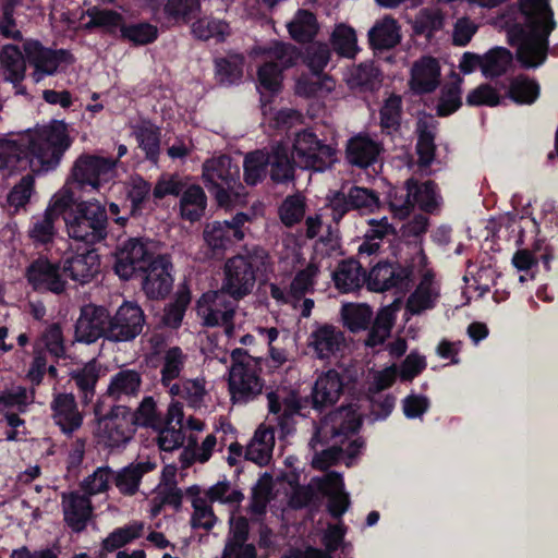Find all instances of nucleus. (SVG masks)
<instances>
[{
  "label": "nucleus",
  "instance_id": "obj_1",
  "mask_svg": "<svg viewBox=\"0 0 558 558\" xmlns=\"http://www.w3.org/2000/svg\"><path fill=\"white\" fill-rule=\"evenodd\" d=\"M71 144L66 124L62 120H53L36 136L0 140V170L5 169L11 173L26 169L34 173L52 171L60 165Z\"/></svg>",
  "mask_w": 558,
  "mask_h": 558
},
{
  "label": "nucleus",
  "instance_id": "obj_2",
  "mask_svg": "<svg viewBox=\"0 0 558 558\" xmlns=\"http://www.w3.org/2000/svg\"><path fill=\"white\" fill-rule=\"evenodd\" d=\"M523 24H513L507 33L508 43L517 47V60L523 69H536L547 59L549 35L556 28L548 0H519Z\"/></svg>",
  "mask_w": 558,
  "mask_h": 558
},
{
  "label": "nucleus",
  "instance_id": "obj_3",
  "mask_svg": "<svg viewBox=\"0 0 558 558\" xmlns=\"http://www.w3.org/2000/svg\"><path fill=\"white\" fill-rule=\"evenodd\" d=\"M361 426L362 420L351 405L341 407L325 416L310 442L315 450L312 459L313 469L326 471L337 465L344 454L342 445L350 436L356 434Z\"/></svg>",
  "mask_w": 558,
  "mask_h": 558
},
{
  "label": "nucleus",
  "instance_id": "obj_4",
  "mask_svg": "<svg viewBox=\"0 0 558 558\" xmlns=\"http://www.w3.org/2000/svg\"><path fill=\"white\" fill-rule=\"evenodd\" d=\"M269 264V253L259 245L245 246L242 252L228 258L223 266L221 292L235 301L248 295L264 276Z\"/></svg>",
  "mask_w": 558,
  "mask_h": 558
},
{
  "label": "nucleus",
  "instance_id": "obj_5",
  "mask_svg": "<svg viewBox=\"0 0 558 558\" xmlns=\"http://www.w3.org/2000/svg\"><path fill=\"white\" fill-rule=\"evenodd\" d=\"M69 236L88 245L100 243L107 238L108 214L99 202H77L62 213Z\"/></svg>",
  "mask_w": 558,
  "mask_h": 558
},
{
  "label": "nucleus",
  "instance_id": "obj_6",
  "mask_svg": "<svg viewBox=\"0 0 558 558\" xmlns=\"http://www.w3.org/2000/svg\"><path fill=\"white\" fill-rule=\"evenodd\" d=\"M203 180L220 207H230L246 195L240 180V168L228 156L206 160L203 165Z\"/></svg>",
  "mask_w": 558,
  "mask_h": 558
},
{
  "label": "nucleus",
  "instance_id": "obj_7",
  "mask_svg": "<svg viewBox=\"0 0 558 558\" xmlns=\"http://www.w3.org/2000/svg\"><path fill=\"white\" fill-rule=\"evenodd\" d=\"M268 60L259 65L257 81L263 90L271 96L282 88L283 72L294 66L302 58L300 49L289 43L274 41L263 49Z\"/></svg>",
  "mask_w": 558,
  "mask_h": 558
},
{
  "label": "nucleus",
  "instance_id": "obj_8",
  "mask_svg": "<svg viewBox=\"0 0 558 558\" xmlns=\"http://www.w3.org/2000/svg\"><path fill=\"white\" fill-rule=\"evenodd\" d=\"M116 275L124 280L137 277V272L156 257L153 242L145 236H130L120 241L114 250Z\"/></svg>",
  "mask_w": 558,
  "mask_h": 558
},
{
  "label": "nucleus",
  "instance_id": "obj_9",
  "mask_svg": "<svg viewBox=\"0 0 558 558\" xmlns=\"http://www.w3.org/2000/svg\"><path fill=\"white\" fill-rule=\"evenodd\" d=\"M335 153L333 147L319 140L310 130H302L294 136L292 154L300 168L325 171L335 162Z\"/></svg>",
  "mask_w": 558,
  "mask_h": 558
},
{
  "label": "nucleus",
  "instance_id": "obj_10",
  "mask_svg": "<svg viewBox=\"0 0 558 558\" xmlns=\"http://www.w3.org/2000/svg\"><path fill=\"white\" fill-rule=\"evenodd\" d=\"M146 325L143 308L132 301H123L113 314L109 312L108 341L120 343L135 340Z\"/></svg>",
  "mask_w": 558,
  "mask_h": 558
},
{
  "label": "nucleus",
  "instance_id": "obj_11",
  "mask_svg": "<svg viewBox=\"0 0 558 558\" xmlns=\"http://www.w3.org/2000/svg\"><path fill=\"white\" fill-rule=\"evenodd\" d=\"M117 161L111 157H102L93 154H82L71 170V177L81 189L89 186L98 191L108 183L114 174Z\"/></svg>",
  "mask_w": 558,
  "mask_h": 558
},
{
  "label": "nucleus",
  "instance_id": "obj_12",
  "mask_svg": "<svg viewBox=\"0 0 558 558\" xmlns=\"http://www.w3.org/2000/svg\"><path fill=\"white\" fill-rule=\"evenodd\" d=\"M414 266L398 262L380 260L366 276L367 289L373 292L407 291L412 283Z\"/></svg>",
  "mask_w": 558,
  "mask_h": 558
},
{
  "label": "nucleus",
  "instance_id": "obj_13",
  "mask_svg": "<svg viewBox=\"0 0 558 558\" xmlns=\"http://www.w3.org/2000/svg\"><path fill=\"white\" fill-rule=\"evenodd\" d=\"M132 420L129 407L113 405L106 415L99 418L98 436L100 441L111 449L125 446L136 433Z\"/></svg>",
  "mask_w": 558,
  "mask_h": 558
},
{
  "label": "nucleus",
  "instance_id": "obj_14",
  "mask_svg": "<svg viewBox=\"0 0 558 558\" xmlns=\"http://www.w3.org/2000/svg\"><path fill=\"white\" fill-rule=\"evenodd\" d=\"M248 221V216L238 213L230 221H214L207 223L203 236L210 251V257L219 258L226 251L244 238L242 227Z\"/></svg>",
  "mask_w": 558,
  "mask_h": 558
},
{
  "label": "nucleus",
  "instance_id": "obj_15",
  "mask_svg": "<svg viewBox=\"0 0 558 558\" xmlns=\"http://www.w3.org/2000/svg\"><path fill=\"white\" fill-rule=\"evenodd\" d=\"M173 264L168 254H157L143 270L137 272L142 277V290L149 300H163L173 287Z\"/></svg>",
  "mask_w": 558,
  "mask_h": 558
},
{
  "label": "nucleus",
  "instance_id": "obj_16",
  "mask_svg": "<svg viewBox=\"0 0 558 558\" xmlns=\"http://www.w3.org/2000/svg\"><path fill=\"white\" fill-rule=\"evenodd\" d=\"M73 204L74 193L71 190H64L53 196L43 217H33L28 229V238L35 246L48 245L53 242L57 234L56 219Z\"/></svg>",
  "mask_w": 558,
  "mask_h": 558
},
{
  "label": "nucleus",
  "instance_id": "obj_17",
  "mask_svg": "<svg viewBox=\"0 0 558 558\" xmlns=\"http://www.w3.org/2000/svg\"><path fill=\"white\" fill-rule=\"evenodd\" d=\"M264 379L255 363L231 365L228 374V390L233 403H247L262 393Z\"/></svg>",
  "mask_w": 558,
  "mask_h": 558
},
{
  "label": "nucleus",
  "instance_id": "obj_18",
  "mask_svg": "<svg viewBox=\"0 0 558 558\" xmlns=\"http://www.w3.org/2000/svg\"><path fill=\"white\" fill-rule=\"evenodd\" d=\"M108 325L109 310L106 306L94 303L83 305L74 324L72 343L93 344L101 338L108 341Z\"/></svg>",
  "mask_w": 558,
  "mask_h": 558
},
{
  "label": "nucleus",
  "instance_id": "obj_19",
  "mask_svg": "<svg viewBox=\"0 0 558 558\" xmlns=\"http://www.w3.org/2000/svg\"><path fill=\"white\" fill-rule=\"evenodd\" d=\"M63 277L61 263H52L43 256L34 259L25 270V278L36 292L62 293L66 286Z\"/></svg>",
  "mask_w": 558,
  "mask_h": 558
},
{
  "label": "nucleus",
  "instance_id": "obj_20",
  "mask_svg": "<svg viewBox=\"0 0 558 558\" xmlns=\"http://www.w3.org/2000/svg\"><path fill=\"white\" fill-rule=\"evenodd\" d=\"M345 381L344 374L335 368L322 372L308 396L312 409L319 413L332 408L344 392Z\"/></svg>",
  "mask_w": 558,
  "mask_h": 558
},
{
  "label": "nucleus",
  "instance_id": "obj_21",
  "mask_svg": "<svg viewBox=\"0 0 558 558\" xmlns=\"http://www.w3.org/2000/svg\"><path fill=\"white\" fill-rule=\"evenodd\" d=\"M23 51L31 66L41 68L53 74L58 73L61 65L69 66L75 62V57L70 50L46 47L38 39H26Z\"/></svg>",
  "mask_w": 558,
  "mask_h": 558
},
{
  "label": "nucleus",
  "instance_id": "obj_22",
  "mask_svg": "<svg viewBox=\"0 0 558 558\" xmlns=\"http://www.w3.org/2000/svg\"><path fill=\"white\" fill-rule=\"evenodd\" d=\"M269 156L268 173L274 185H289L295 182V169L299 166L296 158L290 154L283 142H277L267 151Z\"/></svg>",
  "mask_w": 558,
  "mask_h": 558
},
{
  "label": "nucleus",
  "instance_id": "obj_23",
  "mask_svg": "<svg viewBox=\"0 0 558 558\" xmlns=\"http://www.w3.org/2000/svg\"><path fill=\"white\" fill-rule=\"evenodd\" d=\"M250 524L245 517H232L221 558H257L256 547L247 543Z\"/></svg>",
  "mask_w": 558,
  "mask_h": 558
},
{
  "label": "nucleus",
  "instance_id": "obj_24",
  "mask_svg": "<svg viewBox=\"0 0 558 558\" xmlns=\"http://www.w3.org/2000/svg\"><path fill=\"white\" fill-rule=\"evenodd\" d=\"M440 64L432 57L417 60L411 69L410 87L417 95L433 93L440 84Z\"/></svg>",
  "mask_w": 558,
  "mask_h": 558
},
{
  "label": "nucleus",
  "instance_id": "obj_25",
  "mask_svg": "<svg viewBox=\"0 0 558 558\" xmlns=\"http://www.w3.org/2000/svg\"><path fill=\"white\" fill-rule=\"evenodd\" d=\"M63 276L80 283L89 282L98 274L100 260L94 250L66 256L61 262Z\"/></svg>",
  "mask_w": 558,
  "mask_h": 558
},
{
  "label": "nucleus",
  "instance_id": "obj_26",
  "mask_svg": "<svg viewBox=\"0 0 558 558\" xmlns=\"http://www.w3.org/2000/svg\"><path fill=\"white\" fill-rule=\"evenodd\" d=\"M54 423L63 434L70 435L78 429L83 416L78 412L75 397L72 393H57L50 403Z\"/></svg>",
  "mask_w": 558,
  "mask_h": 558
},
{
  "label": "nucleus",
  "instance_id": "obj_27",
  "mask_svg": "<svg viewBox=\"0 0 558 558\" xmlns=\"http://www.w3.org/2000/svg\"><path fill=\"white\" fill-rule=\"evenodd\" d=\"M381 151L380 143L374 141L367 134H357L348 141L345 157L352 166L366 169L377 161Z\"/></svg>",
  "mask_w": 558,
  "mask_h": 558
},
{
  "label": "nucleus",
  "instance_id": "obj_28",
  "mask_svg": "<svg viewBox=\"0 0 558 558\" xmlns=\"http://www.w3.org/2000/svg\"><path fill=\"white\" fill-rule=\"evenodd\" d=\"M63 515L66 525L74 532H83L93 515V505L90 498L72 492L68 497H63Z\"/></svg>",
  "mask_w": 558,
  "mask_h": 558
},
{
  "label": "nucleus",
  "instance_id": "obj_29",
  "mask_svg": "<svg viewBox=\"0 0 558 558\" xmlns=\"http://www.w3.org/2000/svg\"><path fill=\"white\" fill-rule=\"evenodd\" d=\"M86 14L89 19L84 25L86 31L100 29L102 34L120 41L121 29L126 20L125 15L113 9L98 7L87 9Z\"/></svg>",
  "mask_w": 558,
  "mask_h": 558
},
{
  "label": "nucleus",
  "instance_id": "obj_30",
  "mask_svg": "<svg viewBox=\"0 0 558 558\" xmlns=\"http://www.w3.org/2000/svg\"><path fill=\"white\" fill-rule=\"evenodd\" d=\"M436 131L437 121L433 119H420L416 122L415 153L417 155V165L422 170L429 168L435 160L437 149L435 144Z\"/></svg>",
  "mask_w": 558,
  "mask_h": 558
},
{
  "label": "nucleus",
  "instance_id": "obj_31",
  "mask_svg": "<svg viewBox=\"0 0 558 558\" xmlns=\"http://www.w3.org/2000/svg\"><path fill=\"white\" fill-rule=\"evenodd\" d=\"M221 296L218 292L203 294L199 301L198 313L203 316V325L206 327L229 326L234 317V308L229 304L220 308Z\"/></svg>",
  "mask_w": 558,
  "mask_h": 558
},
{
  "label": "nucleus",
  "instance_id": "obj_32",
  "mask_svg": "<svg viewBox=\"0 0 558 558\" xmlns=\"http://www.w3.org/2000/svg\"><path fill=\"white\" fill-rule=\"evenodd\" d=\"M400 41V26L391 16H385L377 21L368 31L369 47L375 51L390 50Z\"/></svg>",
  "mask_w": 558,
  "mask_h": 558
},
{
  "label": "nucleus",
  "instance_id": "obj_33",
  "mask_svg": "<svg viewBox=\"0 0 558 558\" xmlns=\"http://www.w3.org/2000/svg\"><path fill=\"white\" fill-rule=\"evenodd\" d=\"M151 461L131 463L113 474V483L124 496H134L138 492L143 476L156 469Z\"/></svg>",
  "mask_w": 558,
  "mask_h": 558
},
{
  "label": "nucleus",
  "instance_id": "obj_34",
  "mask_svg": "<svg viewBox=\"0 0 558 558\" xmlns=\"http://www.w3.org/2000/svg\"><path fill=\"white\" fill-rule=\"evenodd\" d=\"M343 342V332L329 324L319 326L310 336V345L322 360L336 354Z\"/></svg>",
  "mask_w": 558,
  "mask_h": 558
},
{
  "label": "nucleus",
  "instance_id": "obj_35",
  "mask_svg": "<svg viewBox=\"0 0 558 558\" xmlns=\"http://www.w3.org/2000/svg\"><path fill=\"white\" fill-rule=\"evenodd\" d=\"M541 96V85L525 74H518L509 80L506 97L518 106H531Z\"/></svg>",
  "mask_w": 558,
  "mask_h": 558
},
{
  "label": "nucleus",
  "instance_id": "obj_36",
  "mask_svg": "<svg viewBox=\"0 0 558 558\" xmlns=\"http://www.w3.org/2000/svg\"><path fill=\"white\" fill-rule=\"evenodd\" d=\"M207 196L198 184H190L179 201L180 217L191 223L197 222L205 215Z\"/></svg>",
  "mask_w": 558,
  "mask_h": 558
},
{
  "label": "nucleus",
  "instance_id": "obj_37",
  "mask_svg": "<svg viewBox=\"0 0 558 558\" xmlns=\"http://www.w3.org/2000/svg\"><path fill=\"white\" fill-rule=\"evenodd\" d=\"M100 373L101 364L96 359L88 361L82 367L70 373V377L75 383L84 402L87 403L94 398Z\"/></svg>",
  "mask_w": 558,
  "mask_h": 558
},
{
  "label": "nucleus",
  "instance_id": "obj_38",
  "mask_svg": "<svg viewBox=\"0 0 558 558\" xmlns=\"http://www.w3.org/2000/svg\"><path fill=\"white\" fill-rule=\"evenodd\" d=\"M332 279L340 292L349 293L359 290L363 281L366 282V275L359 262L350 259L339 265Z\"/></svg>",
  "mask_w": 558,
  "mask_h": 558
},
{
  "label": "nucleus",
  "instance_id": "obj_39",
  "mask_svg": "<svg viewBox=\"0 0 558 558\" xmlns=\"http://www.w3.org/2000/svg\"><path fill=\"white\" fill-rule=\"evenodd\" d=\"M142 386V375L136 369L122 368L111 376L107 395L118 400L122 396L135 397Z\"/></svg>",
  "mask_w": 558,
  "mask_h": 558
},
{
  "label": "nucleus",
  "instance_id": "obj_40",
  "mask_svg": "<svg viewBox=\"0 0 558 558\" xmlns=\"http://www.w3.org/2000/svg\"><path fill=\"white\" fill-rule=\"evenodd\" d=\"M159 31L156 25L146 21L133 22L126 17L120 34V41L133 47L147 46L155 43Z\"/></svg>",
  "mask_w": 558,
  "mask_h": 558
},
{
  "label": "nucleus",
  "instance_id": "obj_41",
  "mask_svg": "<svg viewBox=\"0 0 558 558\" xmlns=\"http://www.w3.org/2000/svg\"><path fill=\"white\" fill-rule=\"evenodd\" d=\"M134 135L138 147L145 153V158L153 163H157L160 155V129L146 121L135 126Z\"/></svg>",
  "mask_w": 558,
  "mask_h": 558
},
{
  "label": "nucleus",
  "instance_id": "obj_42",
  "mask_svg": "<svg viewBox=\"0 0 558 558\" xmlns=\"http://www.w3.org/2000/svg\"><path fill=\"white\" fill-rule=\"evenodd\" d=\"M244 57L240 53L215 59V76L221 85H233L243 76Z\"/></svg>",
  "mask_w": 558,
  "mask_h": 558
},
{
  "label": "nucleus",
  "instance_id": "obj_43",
  "mask_svg": "<svg viewBox=\"0 0 558 558\" xmlns=\"http://www.w3.org/2000/svg\"><path fill=\"white\" fill-rule=\"evenodd\" d=\"M269 156L267 151L256 149L245 155L243 160V180L246 185L256 186L268 173Z\"/></svg>",
  "mask_w": 558,
  "mask_h": 558
},
{
  "label": "nucleus",
  "instance_id": "obj_44",
  "mask_svg": "<svg viewBox=\"0 0 558 558\" xmlns=\"http://www.w3.org/2000/svg\"><path fill=\"white\" fill-rule=\"evenodd\" d=\"M287 26L292 39L301 44L311 43L318 32L315 14L304 9H300Z\"/></svg>",
  "mask_w": 558,
  "mask_h": 558
},
{
  "label": "nucleus",
  "instance_id": "obj_45",
  "mask_svg": "<svg viewBox=\"0 0 558 558\" xmlns=\"http://www.w3.org/2000/svg\"><path fill=\"white\" fill-rule=\"evenodd\" d=\"M410 184L412 185V203L413 208L418 206L425 213L432 214L439 206L438 186L432 181L418 182L415 178H410Z\"/></svg>",
  "mask_w": 558,
  "mask_h": 558
},
{
  "label": "nucleus",
  "instance_id": "obj_46",
  "mask_svg": "<svg viewBox=\"0 0 558 558\" xmlns=\"http://www.w3.org/2000/svg\"><path fill=\"white\" fill-rule=\"evenodd\" d=\"M402 98L398 94H391L386 98L379 109V125L385 134L398 132L402 121Z\"/></svg>",
  "mask_w": 558,
  "mask_h": 558
},
{
  "label": "nucleus",
  "instance_id": "obj_47",
  "mask_svg": "<svg viewBox=\"0 0 558 558\" xmlns=\"http://www.w3.org/2000/svg\"><path fill=\"white\" fill-rule=\"evenodd\" d=\"M35 343H39V348L49 353L57 360L65 359L66 344L63 335V329L60 323L49 324L40 333Z\"/></svg>",
  "mask_w": 558,
  "mask_h": 558
},
{
  "label": "nucleus",
  "instance_id": "obj_48",
  "mask_svg": "<svg viewBox=\"0 0 558 558\" xmlns=\"http://www.w3.org/2000/svg\"><path fill=\"white\" fill-rule=\"evenodd\" d=\"M151 184L141 175L132 177L126 184V201L130 202L129 216L140 217L148 202Z\"/></svg>",
  "mask_w": 558,
  "mask_h": 558
},
{
  "label": "nucleus",
  "instance_id": "obj_49",
  "mask_svg": "<svg viewBox=\"0 0 558 558\" xmlns=\"http://www.w3.org/2000/svg\"><path fill=\"white\" fill-rule=\"evenodd\" d=\"M330 44L333 51L348 59L354 58L360 50L355 29L345 24H339L335 27Z\"/></svg>",
  "mask_w": 558,
  "mask_h": 558
},
{
  "label": "nucleus",
  "instance_id": "obj_50",
  "mask_svg": "<svg viewBox=\"0 0 558 558\" xmlns=\"http://www.w3.org/2000/svg\"><path fill=\"white\" fill-rule=\"evenodd\" d=\"M192 33L201 40L215 39L216 43H223L230 35V26L225 21L206 16L193 23Z\"/></svg>",
  "mask_w": 558,
  "mask_h": 558
},
{
  "label": "nucleus",
  "instance_id": "obj_51",
  "mask_svg": "<svg viewBox=\"0 0 558 558\" xmlns=\"http://www.w3.org/2000/svg\"><path fill=\"white\" fill-rule=\"evenodd\" d=\"M512 62V53L504 47H495L482 56V73L494 78L506 73Z\"/></svg>",
  "mask_w": 558,
  "mask_h": 558
},
{
  "label": "nucleus",
  "instance_id": "obj_52",
  "mask_svg": "<svg viewBox=\"0 0 558 558\" xmlns=\"http://www.w3.org/2000/svg\"><path fill=\"white\" fill-rule=\"evenodd\" d=\"M412 185L410 178L401 186H393L388 192L390 211L399 219H405L413 210Z\"/></svg>",
  "mask_w": 558,
  "mask_h": 558
},
{
  "label": "nucleus",
  "instance_id": "obj_53",
  "mask_svg": "<svg viewBox=\"0 0 558 558\" xmlns=\"http://www.w3.org/2000/svg\"><path fill=\"white\" fill-rule=\"evenodd\" d=\"M144 523L135 521L114 529L101 543L104 550L112 553L142 536Z\"/></svg>",
  "mask_w": 558,
  "mask_h": 558
},
{
  "label": "nucleus",
  "instance_id": "obj_54",
  "mask_svg": "<svg viewBox=\"0 0 558 558\" xmlns=\"http://www.w3.org/2000/svg\"><path fill=\"white\" fill-rule=\"evenodd\" d=\"M191 303V292L187 289L179 290L174 299L166 305L161 318L162 324L171 329H178Z\"/></svg>",
  "mask_w": 558,
  "mask_h": 558
},
{
  "label": "nucleus",
  "instance_id": "obj_55",
  "mask_svg": "<svg viewBox=\"0 0 558 558\" xmlns=\"http://www.w3.org/2000/svg\"><path fill=\"white\" fill-rule=\"evenodd\" d=\"M310 409H312V407L308 397L301 398L298 393L291 392L283 399L282 412L277 416L278 425L281 430L284 432L289 429L290 422L294 415L307 416Z\"/></svg>",
  "mask_w": 558,
  "mask_h": 558
},
{
  "label": "nucleus",
  "instance_id": "obj_56",
  "mask_svg": "<svg viewBox=\"0 0 558 558\" xmlns=\"http://www.w3.org/2000/svg\"><path fill=\"white\" fill-rule=\"evenodd\" d=\"M306 210L305 197L300 193L288 195L278 208V215L281 222L291 228L304 218Z\"/></svg>",
  "mask_w": 558,
  "mask_h": 558
},
{
  "label": "nucleus",
  "instance_id": "obj_57",
  "mask_svg": "<svg viewBox=\"0 0 558 558\" xmlns=\"http://www.w3.org/2000/svg\"><path fill=\"white\" fill-rule=\"evenodd\" d=\"M343 325L351 332L366 330L373 317L372 308L366 304H348L341 311Z\"/></svg>",
  "mask_w": 558,
  "mask_h": 558
},
{
  "label": "nucleus",
  "instance_id": "obj_58",
  "mask_svg": "<svg viewBox=\"0 0 558 558\" xmlns=\"http://www.w3.org/2000/svg\"><path fill=\"white\" fill-rule=\"evenodd\" d=\"M184 363L185 355L180 347H171L166 351L160 371V381L163 387L170 386L174 379L180 377Z\"/></svg>",
  "mask_w": 558,
  "mask_h": 558
},
{
  "label": "nucleus",
  "instance_id": "obj_59",
  "mask_svg": "<svg viewBox=\"0 0 558 558\" xmlns=\"http://www.w3.org/2000/svg\"><path fill=\"white\" fill-rule=\"evenodd\" d=\"M429 220L424 215H416L408 223L401 226L398 238L409 245L418 247L420 253L423 254V236L427 232Z\"/></svg>",
  "mask_w": 558,
  "mask_h": 558
},
{
  "label": "nucleus",
  "instance_id": "obj_60",
  "mask_svg": "<svg viewBox=\"0 0 558 558\" xmlns=\"http://www.w3.org/2000/svg\"><path fill=\"white\" fill-rule=\"evenodd\" d=\"M461 94V81L446 85L441 89V96L436 107L437 116L449 117L458 111L462 106Z\"/></svg>",
  "mask_w": 558,
  "mask_h": 558
},
{
  "label": "nucleus",
  "instance_id": "obj_61",
  "mask_svg": "<svg viewBox=\"0 0 558 558\" xmlns=\"http://www.w3.org/2000/svg\"><path fill=\"white\" fill-rule=\"evenodd\" d=\"M352 83L361 92H374L381 84V72L373 63H361L352 74Z\"/></svg>",
  "mask_w": 558,
  "mask_h": 558
},
{
  "label": "nucleus",
  "instance_id": "obj_62",
  "mask_svg": "<svg viewBox=\"0 0 558 558\" xmlns=\"http://www.w3.org/2000/svg\"><path fill=\"white\" fill-rule=\"evenodd\" d=\"M131 415L133 416L135 430L140 426L157 429L161 424L153 397H145L136 411L131 410Z\"/></svg>",
  "mask_w": 558,
  "mask_h": 558
},
{
  "label": "nucleus",
  "instance_id": "obj_63",
  "mask_svg": "<svg viewBox=\"0 0 558 558\" xmlns=\"http://www.w3.org/2000/svg\"><path fill=\"white\" fill-rule=\"evenodd\" d=\"M206 497L210 502L239 506L244 499V494L240 489H231L230 482L223 480L210 486L206 490Z\"/></svg>",
  "mask_w": 558,
  "mask_h": 558
},
{
  "label": "nucleus",
  "instance_id": "obj_64",
  "mask_svg": "<svg viewBox=\"0 0 558 558\" xmlns=\"http://www.w3.org/2000/svg\"><path fill=\"white\" fill-rule=\"evenodd\" d=\"M111 481H113L112 470L109 466H99L82 482L81 487L89 497L107 492Z\"/></svg>",
  "mask_w": 558,
  "mask_h": 558
}]
</instances>
